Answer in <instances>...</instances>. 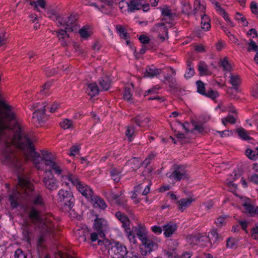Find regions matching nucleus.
<instances>
[{"instance_id":"nucleus-4","label":"nucleus","mask_w":258,"mask_h":258,"mask_svg":"<svg viewBox=\"0 0 258 258\" xmlns=\"http://www.w3.org/2000/svg\"><path fill=\"white\" fill-rule=\"evenodd\" d=\"M98 243L99 245H110L108 252L112 258H123L127 253L126 247L119 242H110L107 240H98Z\"/></svg>"},{"instance_id":"nucleus-25","label":"nucleus","mask_w":258,"mask_h":258,"mask_svg":"<svg viewBox=\"0 0 258 258\" xmlns=\"http://www.w3.org/2000/svg\"><path fill=\"white\" fill-rule=\"evenodd\" d=\"M162 15L163 16L164 20L169 19V20H174L176 16L175 13H172L171 9L167 6H165L161 8Z\"/></svg>"},{"instance_id":"nucleus-15","label":"nucleus","mask_w":258,"mask_h":258,"mask_svg":"<svg viewBox=\"0 0 258 258\" xmlns=\"http://www.w3.org/2000/svg\"><path fill=\"white\" fill-rule=\"evenodd\" d=\"M194 15L196 16L200 14L201 16L205 13L206 4L203 0H195L194 4Z\"/></svg>"},{"instance_id":"nucleus-21","label":"nucleus","mask_w":258,"mask_h":258,"mask_svg":"<svg viewBox=\"0 0 258 258\" xmlns=\"http://www.w3.org/2000/svg\"><path fill=\"white\" fill-rule=\"evenodd\" d=\"M90 200L93 206L95 208H99L101 209H105L107 207V205L104 201L97 196L93 195L91 197Z\"/></svg>"},{"instance_id":"nucleus-27","label":"nucleus","mask_w":258,"mask_h":258,"mask_svg":"<svg viewBox=\"0 0 258 258\" xmlns=\"http://www.w3.org/2000/svg\"><path fill=\"white\" fill-rule=\"evenodd\" d=\"M194 200L191 198L188 199H181L178 202V209L182 212L187 207H189Z\"/></svg>"},{"instance_id":"nucleus-24","label":"nucleus","mask_w":258,"mask_h":258,"mask_svg":"<svg viewBox=\"0 0 258 258\" xmlns=\"http://www.w3.org/2000/svg\"><path fill=\"white\" fill-rule=\"evenodd\" d=\"M115 217L121 222L124 229L130 226V220L127 216L118 211L115 213Z\"/></svg>"},{"instance_id":"nucleus-18","label":"nucleus","mask_w":258,"mask_h":258,"mask_svg":"<svg viewBox=\"0 0 258 258\" xmlns=\"http://www.w3.org/2000/svg\"><path fill=\"white\" fill-rule=\"evenodd\" d=\"M161 69H157L155 66H148L145 72L144 77L153 78L161 73Z\"/></svg>"},{"instance_id":"nucleus-34","label":"nucleus","mask_w":258,"mask_h":258,"mask_svg":"<svg viewBox=\"0 0 258 258\" xmlns=\"http://www.w3.org/2000/svg\"><path fill=\"white\" fill-rule=\"evenodd\" d=\"M117 4L118 5L119 9L121 13H130V3L126 2L125 0H120Z\"/></svg>"},{"instance_id":"nucleus-26","label":"nucleus","mask_w":258,"mask_h":258,"mask_svg":"<svg viewBox=\"0 0 258 258\" xmlns=\"http://www.w3.org/2000/svg\"><path fill=\"white\" fill-rule=\"evenodd\" d=\"M201 17V28L204 31H209L211 28V20L209 17L204 14Z\"/></svg>"},{"instance_id":"nucleus-36","label":"nucleus","mask_w":258,"mask_h":258,"mask_svg":"<svg viewBox=\"0 0 258 258\" xmlns=\"http://www.w3.org/2000/svg\"><path fill=\"white\" fill-rule=\"evenodd\" d=\"M116 30L120 37L126 40L127 43H128V35L125 29L121 25H117L116 26Z\"/></svg>"},{"instance_id":"nucleus-19","label":"nucleus","mask_w":258,"mask_h":258,"mask_svg":"<svg viewBox=\"0 0 258 258\" xmlns=\"http://www.w3.org/2000/svg\"><path fill=\"white\" fill-rule=\"evenodd\" d=\"M100 91L96 83H92L87 85L86 92L91 97H93L98 95Z\"/></svg>"},{"instance_id":"nucleus-52","label":"nucleus","mask_w":258,"mask_h":258,"mask_svg":"<svg viewBox=\"0 0 258 258\" xmlns=\"http://www.w3.org/2000/svg\"><path fill=\"white\" fill-rule=\"evenodd\" d=\"M245 154L249 159L251 160L255 161L257 159L256 153L254 151L249 148H248L246 150Z\"/></svg>"},{"instance_id":"nucleus-9","label":"nucleus","mask_w":258,"mask_h":258,"mask_svg":"<svg viewBox=\"0 0 258 258\" xmlns=\"http://www.w3.org/2000/svg\"><path fill=\"white\" fill-rule=\"evenodd\" d=\"M172 26V23L162 22L155 24L152 28V30L153 32L157 33L158 37L163 41L168 38V29Z\"/></svg>"},{"instance_id":"nucleus-64","label":"nucleus","mask_w":258,"mask_h":258,"mask_svg":"<svg viewBox=\"0 0 258 258\" xmlns=\"http://www.w3.org/2000/svg\"><path fill=\"white\" fill-rule=\"evenodd\" d=\"M248 50L249 51L251 50H253L254 51H257V45L256 44L255 42L252 40H250V42L248 44Z\"/></svg>"},{"instance_id":"nucleus-40","label":"nucleus","mask_w":258,"mask_h":258,"mask_svg":"<svg viewBox=\"0 0 258 258\" xmlns=\"http://www.w3.org/2000/svg\"><path fill=\"white\" fill-rule=\"evenodd\" d=\"M127 165L131 166L133 170L135 171L137 170L140 167L141 162L137 158H134L130 160H129L127 163Z\"/></svg>"},{"instance_id":"nucleus-54","label":"nucleus","mask_w":258,"mask_h":258,"mask_svg":"<svg viewBox=\"0 0 258 258\" xmlns=\"http://www.w3.org/2000/svg\"><path fill=\"white\" fill-rule=\"evenodd\" d=\"M221 66L222 67L223 70L230 72L231 69V67L229 64L227 58H224L221 61Z\"/></svg>"},{"instance_id":"nucleus-55","label":"nucleus","mask_w":258,"mask_h":258,"mask_svg":"<svg viewBox=\"0 0 258 258\" xmlns=\"http://www.w3.org/2000/svg\"><path fill=\"white\" fill-rule=\"evenodd\" d=\"M222 122L224 125H226L227 122L234 124L235 123V119L233 116L229 115L226 117L222 118Z\"/></svg>"},{"instance_id":"nucleus-22","label":"nucleus","mask_w":258,"mask_h":258,"mask_svg":"<svg viewBox=\"0 0 258 258\" xmlns=\"http://www.w3.org/2000/svg\"><path fill=\"white\" fill-rule=\"evenodd\" d=\"M195 73L194 65L192 60L188 59L186 61V70L184 75V78L186 79H189L194 75Z\"/></svg>"},{"instance_id":"nucleus-10","label":"nucleus","mask_w":258,"mask_h":258,"mask_svg":"<svg viewBox=\"0 0 258 258\" xmlns=\"http://www.w3.org/2000/svg\"><path fill=\"white\" fill-rule=\"evenodd\" d=\"M94 226L95 229L99 233L100 237H104L105 236L104 232L108 229L107 221L104 218L97 217L94 221Z\"/></svg>"},{"instance_id":"nucleus-61","label":"nucleus","mask_w":258,"mask_h":258,"mask_svg":"<svg viewBox=\"0 0 258 258\" xmlns=\"http://www.w3.org/2000/svg\"><path fill=\"white\" fill-rule=\"evenodd\" d=\"M80 149L79 146H73L70 149L69 155L71 156H75L78 153Z\"/></svg>"},{"instance_id":"nucleus-42","label":"nucleus","mask_w":258,"mask_h":258,"mask_svg":"<svg viewBox=\"0 0 258 258\" xmlns=\"http://www.w3.org/2000/svg\"><path fill=\"white\" fill-rule=\"evenodd\" d=\"M125 135L128 138V140L131 142L135 137V127L133 125H128L127 126L125 131Z\"/></svg>"},{"instance_id":"nucleus-49","label":"nucleus","mask_w":258,"mask_h":258,"mask_svg":"<svg viewBox=\"0 0 258 258\" xmlns=\"http://www.w3.org/2000/svg\"><path fill=\"white\" fill-rule=\"evenodd\" d=\"M197 87V92L200 94L204 95L206 92L205 90V87L204 83L201 81H198L196 82Z\"/></svg>"},{"instance_id":"nucleus-6","label":"nucleus","mask_w":258,"mask_h":258,"mask_svg":"<svg viewBox=\"0 0 258 258\" xmlns=\"http://www.w3.org/2000/svg\"><path fill=\"white\" fill-rule=\"evenodd\" d=\"M58 202L60 205L68 209H71L75 205V199L70 190L60 189L57 192Z\"/></svg>"},{"instance_id":"nucleus-32","label":"nucleus","mask_w":258,"mask_h":258,"mask_svg":"<svg viewBox=\"0 0 258 258\" xmlns=\"http://www.w3.org/2000/svg\"><path fill=\"white\" fill-rule=\"evenodd\" d=\"M236 132L239 138L244 141H248L252 139L249 136V133L243 127H239L236 130Z\"/></svg>"},{"instance_id":"nucleus-57","label":"nucleus","mask_w":258,"mask_h":258,"mask_svg":"<svg viewBox=\"0 0 258 258\" xmlns=\"http://www.w3.org/2000/svg\"><path fill=\"white\" fill-rule=\"evenodd\" d=\"M236 245V240L233 238H228L226 240V247L228 248H233Z\"/></svg>"},{"instance_id":"nucleus-13","label":"nucleus","mask_w":258,"mask_h":258,"mask_svg":"<svg viewBox=\"0 0 258 258\" xmlns=\"http://www.w3.org/2000/svg\"><path fill=\"white\" fill-rule=\"evenodd\" d=\"M78 191L85 198H91L93 196V192L91 187L85 183L81 181L77 187Z\"/></svg>"},{"instance_id":"nucleus-2","label":"nucleus","mask_w":258,"mask_h":258,"mask_svg":"<svg viewBox=\"0 0 258 258\" xmlns=\"http://www.w3.org/2000/svg\"><path fill=\"white\" fill-rule=\"evenodd\" d=\"M14 141L24 152L26 160H32L38 169H41V161L45 165L46 170L52 174L54 173L60 175L62 172L61 164L54 159L47 158H42L40 154L36 152L33 145V140L28 135L23 137L22 129L20 126L15 132L13 137Z\"/></svg>"},{"instance_id":"nucleus-29","label":"nucleus","mask_w":258,"mask_h":258,"mask_svg":"<svg viewBox=\"0 0 258 258\" xmlns=\"http://www.w3.org/2000/svg\"><path fill=\"white\" fill-rule=\"evenodd\" d=\"M181 5V11L183 14L188 15L191 13V6L189 0H182Z\"/></svg>"},{"instance_id":"nucleus-53","label":"nucleus","mask_w":258,"mask_h":258,"mask_svg":"<svg viewBox=\"0 0 258 258\" xmlns=\"http://www.w3.org/2000/svg\"><path fill=\"white\" fill-rule=\"evenodd\" d=\"M60 126L64 130L69 129L72 126V121L70 119H65L60 122Z\"/></svg>"},{"instance_id":"nucleus-38","label":"nucleus","mask_w":258,"mask_h":258,"mask_svg":"<svg viewBox=\"0 0 258 258\" xmlns=\"http://www.w3.org/2000/svg\"><path fill=\"white\" fill-rule=\"evenodd\" d=\"M120 173L121 171L116 168L111 169L110 171L111 179L116 182L119 181L120 179Z\"/></svg>"},{"instance_id":"nucleus-20","label":"nucleus","mask_w":258,"mask_h":258,"mask_svg":"<svg viewBox=\"0 0 258 258\" xmlns=\"http://www.w3.org/2000/svg\"><path fill=\"white\" fill-rule=\"evenodd\" d=\"M43 230L48 234L54 235L55 234V227L51 219H47L43 222Z\"/></svg>"},{"instance_id":"nucleus-5","label":"nucleus","mask_w":258,"mask_h":258,"mask_svg":"<svg viewBox=\"0 0 258 258\" xmlns=\"http://www.w3.org/2000/svg\"><path fill=\"white\" fill-rule=\"evenodd\" d=\"M0 107L3 108L4 111L2 113L0 112V142L2 140V137L4 131L8 126L5 124L4 118L11 121L15 119V114L13 111V107L6 104L5 101L0 98Z\"/></svg>"},{"instance_id":"nucleus-63","label":"nucleus","mask_w":258,"mask_h":258,"mask_svg":"<svg viewBox=\"0 0 258 258\" xmlns=\"http://www.w3.org/2000/svg\"><path fill=\"white\" fill-rule=\"evenodd\" d=\"M250 10L252 13L254 14H258V5L256 3L253 1L251 2L250 5Z\"/></svg>"},{"instance_id":"nucleus-30","label":"nucleus","mask_w":258,"mask_h":258,"mask_svg":"<svg viewBox=\"0 0 258 258\" xmlns=\"http://www.w3.org/2000/svg\"><path fill=\"white\" fill-rule=\"evenodd\" d=\"M208 237L209 238V240L211 244H212V242L214 244L216 242H218L222 239L215 229H212L210 232Z\"/></svg>"},{"instance_id":"nucleus-14","label":"nucleus","mask_w":258,"mask_h":258,"mask_svg":"<svg viewBox=\"0 0 258 258\" xmlns=\"http://www.w3.org/2000/svg\"><path fill=\"white\" fill-rule=\"evenodd\" d=\"M133 230L141 241L148 236L147 229L144 225H139L134 226L133 228Z\"/></svg>"},{"instance_id":"nucleus-33","label":"nucleus","mask_w":258,"mask_h":258,"mask_svg":"<svg viewBox=\"0 0 258 258\" xmlns=\"http://www.w3.org/2000/svg\"><path fill=\"white\" fill-rule=\"evenodd\" d=\"M197 244H200L202 246H206L207 242H209V238L207 235H202L199 234L196 235L194 237Z\"/></svg>"},{"instance_id":"nucleus-51","label":"nucleus","mask_w":258,"mask_h":258,"mask_svg":"<svg viewBox=\"0 0 258 258\" xmlns=\"http://www.w3.org/2000/svg\"><path fill=\"white\" fill-rule=\"evenodd\" d=\"M205 94H204V96L208 97L213 100L217 98L219 96L218 92L212 89L208 90L205 92Z\"/></svg>"},{"instance_id":"nucleus-39","label":"nucleus","mask_w":258,"mask_h":258,"mask_svg":"<svg viewBox=\"0 0 258 258\" xmlns=\"http://www.w3.org/2000/svg\"><path fill=\"white\" fill-rule=\"evenodd\" d=\"M44 241V236L43 235H41L38 239L37 246V250L40 255L43 254L44 250L45 249V246L43 245Z\"/></svg>"},{"instance_id":"nucleus-35","label":"nucleus","mask_w":258,"mask_h":258,"mask_svg":"<svg viewBox=\"0 0 258 258\" xmlns=\"http://www.w3.org/2000/svg\"><path fill=\"white\" fill-rule=\"evenodd\" d=\"M125 234L127 238L129 240L131 243L133 244H136L137 242V238L135 235V233L133 231V230H131V229L128 227L125 228Z\"/></svg>"},{"instance_id":"nucleus-50","label":"nucleus","mask_w":258,"mask_h":258,"mask_svg":"<svg viewBox=\"0 0 258 258\" xmlns=\"http://www.w3.org/2000/svg\"><path fill=\"white\" fill-rule=\"evenodd\" d=\"M31 232L27 228H25L23 231V239L28 243H30L31 241Z\"/></svg>"},{"instance_id":"nucleus-16","label":"nucleus","mask_w":258,"mask_h":258,"mask_svg":"<svg viewBox=\"0 0 258 258\" xmlns=\"http://www.w3.org/2000/svg\"><path fill=\"white\" fill-rule=\"evenodd\" d=\"M46 105L45 104L40 109L36 110L33 114V118H36L39 122H43L47 119L45 115Z\"/></svg>"},{"instance_id":"nucleus-59","label":"nucleus","mask_w":258,"mask_h":258,"mask_svg":"<svg viewBox=\"0 0 258 258\" xmlns=\"http://www.w3.org/2000/svg\"><path fill=\"white\" fill-rule=\"evenodd\" d=\"M132 94H131V91L130 88L125 87L123 93V97L127 101H130L132 99Z\"/></svg>"},{"instance_id":"nucleus-41","label":"nucleus","mask_w":258,"mask_h":258,"mask_svg":"<svg viewBox=\"0 0 258 258\" xmlns=\"http://www.w3.org/2000/svg\"><path fill=\"white\" fill-rule=\"evenodd\" d=\"M165 84H168L171 88H174L176 86V81L174 77L170 75H167L164 78Z\"/></svg>"},{"instance_id":"nucleus-62","label":"nucleus","mask_w":258,"mask_h":258,"mask_svg":"<svg viewBox=\"0 0 258 258\" xmlns=\"http://www.w3.org/2000/svg\"><path fill=\"white\" fill-rule=\"evenodd\" d=\"M252 237L254 239H258V224H255L250 231Z\"/></svg>"},{"instance_id":"nucleus-12","label":"nucleus","mask_w":258,"mask_h":258,"mask_svg":"<svg viewBox=\"0 0 258 258\" xmlns=\"http://www.w3.org/2000/svg\"><path fill=\"white\" fill-rule=\"evenodd\" d=\"M43 182L45 187L49 190H56L58 187V182L53 174L45 176Z\"/></svg>"},{"instance_id":"nucleus-23","label":"nucleus","mask_w":258,"mask_h":258,"mask_svg":"<svg viewBox=\"0 0 258 258\" xmlns=\"http://www.w3.org/2000/svg\"><path fill=\"white\" fill-rule=\"evenodd\" d=\"M98 83L101 91H107L110 86V81L107 77L100 78L98 80Z\"/></svg>"},{"instance_id":"nucleus-46","label":"nucleus","mask_w":258,"mask_h":258,"mask_svg":"<svg viewBox=\"0 0 258 258\" xmlns=\"http://www.w3.org/2000/svg\"><path fill=\"white\" fill-rule=\"evenodd\" d=\"M235 19L236 21L241 23L243 26H247L248 24V22L246 20V18L239 12H237L235 14Z\"/></svg>"},{"instance_id":"nucleus-1","label":"nucleus","mask_w":258,"mask_h":258,"mask_svg":"<svg viewBox=\"0 0 258 258\" xmlns=\"http://www.w3.org/2000/svg\"><path fill=\"white\" fill-rule=\"evenodd\" d=\"M0 159L3 164L13 168L18 173V184L22 188L21 191L17 189L13 190L10 195L11 207L17 208L21 198L29 200L33 206L29 213L30 217L33 220H40V214L38 210H44L45 204L42 196L39 192H36L34 185L21 175L24 169L22 160L8 146L2 152Z\"/></svg>"},{"instance_id":"nucleus-8","label":"nucleus","mask_w":258,"mask_h":258,"mask_svg":"<svg viewBox=\"0 0 258 258\" xmlns=\"http://www.w3.org/2000/svg\"><path fill=\"white\" fill-rule=\"evenodd\" d=\"M158 242V238L154 236H148L143 240L141 242L144 250L142 248V254L146 255L148 253H150L152 251L157 249Z\"/></svg>"},{"instance_id":"nucleus-58","label":"nucleus","mask_w":258,"mask_h":258,"mask_svg":"<svg viewBox=\"0 0 258 258\" xmlns=\"http://www.w3.org/2000/svg\"><path fill=\"white\" fill-rule=\"evenodd\" d=\"M15 258H27V256L21 249H18L15 252Z\"/></svg>"},{"instance_id":"nucleus-43","label":"nucleus","mask_w":258,"mask_h":258,"mask_svg":"<svg viewBox=\"0 0 258 258\" xmlns=\"http://www.w3.org/2000/svg\"><path fill=\"white\" fill-rule=\"evenodd\" d=\"M115 204L119 206H120L125 211H128L129 206L127 204L126 200L122 197H120L115 201Z\"/></svg>"},{"instance_id":"nucleus-48","label":"nucleus","mask_w":258,"mask_h":258,"mask_svg":"<svg viewBox=\"0 0 258 258\" xmlns=\"http://www.w3.org/2000/svg\"><path fill=\"white\" fill-rule=\"evenodd\" d=\"M79 33L81 37L84 39H87L91 35V33L90 31H89V28L85 27L82 28L79 30Z\"/></svg>"},{"instance_id":"nucleus-7","label":"nucleus","mask_w":258,"mask_h":258,"mask_svg":"<svg viewBox=\"0 0 258 258\" xmlns=\"http://www.w3.org/2000/svg\"><path fill=\"white\" fill-rule=\"evenodd\" d=\"M166 176L168 177L173 183L180 181L186 177V170L184 166L182 165H174L170 171L166 173Z\"/></svg>"},{"instance_id":"nucleus-37","label":"nucleus","mask_w":258,"mask_h":258,"mask_svg":"<svg viewBox=\"0 0 258 258\" xmlns=\"http://www.w3.org/2000/svg\"><path fill=\"white\" fill-rule=\"evenodd\" d=\"M229 82L234 89H237V87L241 83V80L239 76L231 74Z\"/></svg>"},{"instance_id":"nucleus-60","label":"nucleus","mask_w":258,"mask_h":258,"mask_svg":"<svg viewBox=\"0 0 258 258\" xmlns=\"http://www.w3.org/2000/svg\"><path fill=\"white\" fill-rule=\"evenodd\" d=\"M122 194H123V192L122 191H120L118 193H115L114 192L111 191L109 194V197L111 199H112L113 200H115V201H116L118 199V198L119 197H120L121 196Z\"/></svg>"},{"instance_id":"nucleus-3","label":"nucleus","mask_w":258,"mask_h":258,"mask_svg":"<svg viewBox=\"0 0 258 258\" xmlns=\"http://www.w3.org/2000/svg\"><path fill=\"white\" fill-rule=\"evenodd\" d=\"M76 21L75 16L72 15L66 16L58 19V25L62 26L65 29V30L60 29L57 33V36L60 41L61 45L63 46L67 45L65 38L69 37V34H67V30H72V27L75 25Z\"/></svg>"},{"instance_id":"nucleus-45","label":"nucleus","mask_w":258,"mask_h":258,"mask_svg":"<svg viewBox=\"0 0 258 258\" xmlns=\"http://www.w3.org/2000/svg\"><path fill=\"white\" fill-rule=\"evenodd\" d=\"M198 70L201 75H206L208 74V70L207 66L203 61H201L199 63Z\"/></svg>"},{"instance_id":"nucleus-44","label":"nucleus","mask_w":258,"mask_h":258,"mask_svg":"<svg viewBox=\"0 0 258 258\" xmlns=\"http://www.w3.org/2000/svg\"><path fill=\"white\" fill-rule=\"evenodd\" d=\"M30 5L34 7L36 10H38V7L44 9L46 6V2L45 0H37L36 2H31L30 3Z\"/></svg>"},{"instance_id":"nucleus-56","label":"nucleus","mask_w":258,"mask_h":258,"mask_svg":"<svg viewBox=\"0 0 258 258\" xmlns=\"http://www.w3.org/2000/svg\"><path fill=\"white\" fill-rule=\"evenodd\" d=\"M52 86V83L50 82H47L44 85L43 89H42L40 91V93L45 95H47L48 94V92L49 88Z\"/></svg>"},{"instance_id":"nucleus-31","label":"nucleus","mask_w":258,"mask_h":258,"mask_svg":"<svg viewBox=\"0 0 258 258\" xmlns=\"http://www.w3.org/2000/svg\"><path fill=\"white\" fill-rule=\"evenodd\" d=\"M135 121L139 126H146L150 121V118L148 117H143L138 115L135 118Z\"/></svg>"},{"instance_id":"nucleus-17","label":"nucleus","mask_w":258,"mask_h":258,"mask_svg":"<svg viewBox=\"0 0 258 258\" xmlns=\"http://www.w3.org/2000/svg\"><path fill=\"white\" fill-rule=\"evenodd\" d=\"M176 224L173 223H169L163 227L164 235L166 237H169L177 230Z\"/></svg>"},{"instance_id":"nucleus-28","label":"nucleus","mask_w":258,"mask_h":258,"mask_svg":"<svg viewBox=\"0 0 258 258\" xmlns=\"http://www.w3.org/2000/svg\"><path fill=\"white\" fill-rule=\"evenodd\" d=\"M130 13L134 12L136 10H139L143 7L142 0H132L130 3Z\"/></svg>"},{"instance_id":"nucleus-11","label":"nucleus","mask_w":258,"mask_h":258,"mask_svg":"<svg viewBox=\"0 0 258 258\" xmlns=\"http://www.w3.org/2000/svg\"><path fill=\"white\" fill-rule=\"evenodd\" d=\"M61 181L62 185L69 187L76 186V188L81 182L76 175L71 173L62 176Z\"/></svg>"},{"instance_id":"nucleus-47","label":"nucleus","mask_w":258,"mask_h":258,"mask_svg":"<svg viewBox=\"0 0 258 258\" xmlns=\"http://www.w3.org/2000/svg\"><path fill=\"white\" fill-rule=\"evenodd\" d=\"M245 212L248 213L251 217H254V207L250 204L244 203L243 205Z\"/></svg>"}]
</instances>
